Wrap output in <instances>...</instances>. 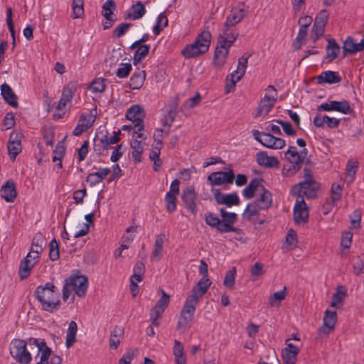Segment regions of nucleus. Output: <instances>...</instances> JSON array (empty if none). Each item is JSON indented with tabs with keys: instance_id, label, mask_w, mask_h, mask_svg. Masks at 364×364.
<instances>
[{
	"instance_id": "obj_6",
	"label": "nucleus",
	"mask_w": 364,
	"mask_h": 364,
	"mask_svg": "<svg viewBox=\"0 0 364 364\" xmlns=\"http://www.w3.org/2000/svg\"><path fill=\"white\" fill-rule=\"evenodd\" d=\"M252 134L256 141L259 142L262 146L269 149H280L286 144L283 139L276 137L269 133L253 129Z\"/></svg>"
},
{
	"instance_id": "obj_24",
	"label": "nucleus",
	"mask_w": 364,
	"mask_h": 364,
	"mask_svg": "<svg viewBox=\"0 0 364 364\" xmlns=\"http://www.w3.org/2000/svg\"><path fill=\"white\" fill-rule=\"evenodd\" d=\"M1 95L5 102L13 107H17L18 104L17 97L11 87L6 83L1 85Z\"/></svg>"
},
{
	"instance_id": "obj_63",
	"label": "nucleus",
	"mask_w": 364,
	"mask_h": 364,
	"mask_svg": "<svg viewBox=\"0 0 364 364\" xmlns=\"http://www.w3.org/2000/svg\"><path fill=\"white\" fill-rule=\"evenodd\" d=\"M325 27L319 25H313L311 29V37L314 43L316 42L318 39L323 35Z\"/></svg>"
},
{
	"instance_id": "obj_54",
	"label": "nucleus",
	"mask_w": 364,
	"mask_h": 364,
	"mask_svg": "<svg viewBox=\"0 0 364 364\" xmlns=\"http://www.w3.org/2000/svg\"><path fill=\"white\" fill-rule=\"evenodd\" d=\"M93 122L94 119H92V121L90 119H88L87 122L86 123L77 124L73 132V134L74 136L81 135L83 132H86L88 129H90L92 127Z\"/></svg>"
},
{
	"instance_id": "obj_40",
	"label": "nucleus",
	"mask_w": 364,
	"mask_h": 364,
	"mask_svg": "<svg viewBox=\"0 0 364 364\" xmlns=\"http://www.w3.org/2000/svg\"><path fill=\"white\" fill-rule=\"evenodd\" d=\"M149 45L139 46L134 54V64L136 65V63H140L149 54Z\"/></svg>"
},
{
	"instance_id": "obj_34",
	"label": "nucleus",
	"mask_w": 364,
	"mask_h": 364,
	"mask_svg": "<svg viewBox=\"0 0 364 364\" xmlns=\"http://www.w3.org/2000/svg\"><path fill=\"white\" fill-rule=\"evenodd\" d=\"M262 210L260 208V205L258 204V202H252L247 204L243 214V218L250 221L252 220V217L257 216L259 215V210Z\"/></svg>"
},
{
	"instance_id": "obj_50",
	"label": "nucleus",
	"mask_w": 364,
	"mask_h": 364,
	"mask_svg": "<svg viewBox=\"0 0 364 364\" xmlns=\"http://www.w3.org/2000/svg\"><path fill=\"white\" fill-rule=\"evenodd\" d=\"M49 258L52 261H55L59 258V245L57 240L53 238L49 244Z\"/></svg>"
},
{
	"instance_id": "obj_28",
	"label": "nucleus",
	"mask_w": 364,
	"mask_h": 364,
	"mask_svg": "<svg viewBox=\"0 0 364 364\" xmlns=\"http://www.w3.org/2000/svg\"><path fill=\"white\" fill-rule=\"evenodd\" d=\"M262 179L253 178L250 181L247 186L242 191V195L246 199H251L255 196L256 191H259L262 185H260Z\"/></svg>"
},
{
	"instance_id": "obj_61",
	"label": "nucleus",
	"mask_w": 364,
	"mask_h": 364,
	"mask_svg": "<svg viewBox=\"0 0 364 364\" xmlns=\"http://www.w3.org/2000/svg\"><path fill=\"white\" fill-rule=\"evenodd\" d=\"M65 147L60 143H58L53 151V161L55 162L56 161H61L65 155Z\"/></svg>"
},
{
	"instance_id": "obj_39",
	"label": "nucleus",
	"mask_w": 364,
	"mask_h": 364,
	"mask_svg": "<svg viewBox=\"0 0 364 364\" xmlns=\"http://www.w3.org/2000/svg\"><path fill=\"white\" fill-rule=\"evenodd\" d=\"M145 117L144 110L142 107L139 105H134L131 106L126 112V118L131 121L133 118H136L139 116Z\"/></svg>"
},
{
	"instance_id": "obj_44",
	"label": "nucleus",
	"mask_w": 364,
	"mask_h": 364,
	"mask_svg": "<svg viewBox=\"0 0 364 364\" xmlns=\"http://www.w3.org/2000/svg\"><path fill=\"white\" fill-rule=\"evenodd\" d=\"M7 148L10 159L12 161H14L16 159V157L21 153L22 150L21 143L19 142L16 143L14 141H9Z\"/></svg>"
},
{
	"instance_id": "obj_57",
	"label": "nucleus",
	"mask_w": 364,
	"mask_h": 364,
	"mask_svg": "<svg viewBox=\"0 0 364 364\" xmlns=\"http://www.w3.org/2000/svg\"><path fill=\"white\" fill-rule=\"evenodd\" d=\"M350 228L353 229L359 228L360 226L361 212L360 210H355L352 214L350 215Z\"/></svg>"
},
{
	"instance_id": "obj_17",
	"label": "nucleus",
	"mask_w": 364,
	"mask_h": 364,
	"mask_svg": "<svg viewBox=\"0 0 364 364\" xmlns=\"http://www.w3.org/2000/svg\"><path fill=\"white\" fill-rule=\"evenodd\" d=\"M1 196L8 203H13L17 197V191L14 182L9 179L1 188Z\"/></svg>"
},
{
	"instance_id": "obj_55",
	"label": "nucleus",
	"mask_w": 364,
	"mask_h": 364,
	"mask_svg": "<svg viewBox=\"0 0 364 364\" xmlns=\"http://www.w3.org/2000/svg\"><path fill=\"white\" fill-rule=\"evenodd\" d=\"M132 26V23H120L113 30V36L116 37L117 38L122 37L123 35H124L127 32L128 29Z\"/></svg>"
},
{
	"instance_id": "obj_13",
	"label": "nucleus",
	"mask_w": 364,
	"mask_h": 364,
	"mask_svg": "<svg viewBox=\"0 0 364 364\" xmlns=\"http://www.w3.org/2000/svg\"><path fill=\"white\" fill-rule=\"evenodd\" d=\"M249 11L250 7L248 6H246L244 3H240L238 6L230 10L225 21L236 26L248 14Z\"/></svg>"
},
{
	"instance_id": "obj_53",
	"label": "nucleus",
	"mask_w": 364,
	"mask_h": 364,
	"mask_svg": "<svg viewBox=\"0 0 364 364\" xmlns=\"http://www.w3.org/2000/svg\"><path fill=\"white\" fill-rule=\"evenodd\" d=\"M357 168V162H348L346 171V178L348 180V182H352L354 180Z\"/></svg>"
},
{
	"instance_id": "obj_27",
	"label": "nucleus",
	"mask_w": 364,
	"mask_h": 364,
	"mask_svg": "<svg viewBox=\"0 0 364 364\" xmlns=\"http://www.w3.org/2000/svg\"><path fill=\"white\" fill-rule=\"evenodd\" d=\"M210 41V32L209 31L204 30L196 36L194 42L200 49H202L205 53H206L209 49Z\"/></svg>"
},
{
	"instance_id": "obj_33",
	"label": "nucleus",
	"mask_w": 364,
	"mask_h": 364,
	"mask_svg": "<svg viewBox=\"0 0 364 364\" xmlns=\"http://www.w3.org/2000/svg\"><path fill=\"white\" fill-rule=\"evenodd\" d=\"M145 71L134 73L129 80V87L132 90H139L144 85L145 80Z\"/></svg>"
},
{
	"instance_id": "obj_22",
	"label": "nucleus",
	"mask_w": 364,
	"mask_h": 364,
	"mask_svg": "<svg viewBox=\"0 0 364 364\" xmlns=\"http://www.w3.org/2000/svg\"><path fill=\"white\" fill-rule=\"evenodd\" d=\"M146 13V9L141 1H137L131 7V11L124 14V19L138 20L143 17Z\"/></svg>"
},
{
	"instance_id": "obj_30",
	"label": "nucleus",
	"mask_w": 364,
	"mask_h": 364,
	"mask_svg": "<svg viewBox=\"0 0 364 364\" xmlns=\"http://www.w3.org/2000/svg\"><path fill=\"white\" fill-rule=\"evenodd\" d=\"M251 56V54L244 53L239 59H238V65L236 70L231 73V76L235 77L237 75V80H240L241 78L244 76L246 68L247 67V61L248 58Z\"/></svg>"
},
{
	"instance_id": "obj_15",
	"label": "nucleus",
	"mask_w": 364,
	"mask_h": 364,
	"mask_svg": "<svg viewBox=\"0 0 364 364\" xmlns=\"http://www.w3.org/2000/svg\"><path fill=\"white\" fill-rule=\"evenodd\" d=\"M228 44L225 43H218L215 48L213 55V64L217 67L223 65L225 63L226 58L229 54V49Z\"/></svg>"
},
{
	"instance_id": "obj_2",
	"label": "nucleus",
	"mask_w": 364,
	"mask_h": 364,
	"mask_svg": "<svg viewBox=\"0 0 364 364\" xmlns=\"http://www.w3.org/2000/svg\"><path fill=\"white\" fill-rule=\"evenodd\" d=\"M88 287V279L84 275H71L65 279L62 290L63 301H67L70 294L75 291L79 297H84Z\"/></svg>"
},
{
	"instance_id": "obj_41",
	"label": "nucleus",
	"mask_w": 364,
	"mask_h": 364,
	"mask_svg": "<svg viewBox=\"0 0 364 364\" xmlns=\"http://www.w3.org/2000/svg\"><path fill=\"white\" fill-rule=\"evenodd\" d=\"M115 9V3L114 0H107L102 6V14L106 20H110L109 18L116 17L113 11Z\"/></svg>"
},
{
	"instance_id": "obj_18",
	"label": "nucleus",
	"mask_w": 364,
	"mask_h": 364,
	"mask_svg": "<svg viewBox=\"0 0 364 364\" xmlns=\"http://www.w3.org/2000/svg\"><path fill=\"white\" fill-rule=\"evenodd\" d=\"M30 257H31V254H28L20 262L18 275L21 281L26 279L29 276L32 268L38 261V259H33V262H32Z\"/></svg>"
},
{
	"instance_id": "obj_62",
	"label": "nucleus",
	"mask_w": 364,
	"mask_h": 364,
	"mask_svg": "<svg viewBox=\"0 0 364 364\" xmlns=\"http://www.w3.org/2000/svg\"><path fill=\"white\" fill-rule=\"evenodd\" d=\"M328 19V12L326 9H323L316 16L314 23L325 27L327 23Z\"/></svg>"
},
{
	"instance_id": "obj_58",
	"label": "nucleus",
	"mask_w": 364,
	"mask_h": 364,
	"mask_svg": "<svg viewBox=\"0 0 364 364\" xmlns=\"http://www.w3.org/2000/svg\"><path fill=\"white\" fill-rule=\"evenodd\" d=\"M132 67L130 63H121L120 68L117 70L116 75L119 78H124L129 76Z\"/></svg>"
},
{
	"instance_id": "obj_45",
	"label": "nucleus",
	"mask_w": 364,
	"mask_h": 364,
	"mask_svg": "<svg viewBox=\"0 0 364 364\" xmlns=\"http://www.w3.org/2000/svg\"><path fill=\"white\" fill-rule=\"evenodd\" d=\"M177 195L171 193H166L165 196L166 207L168 212H173L176 209Z\"/></svg>"
},
{
	"instance_id": "obj_29",
	"label": "nucleus",
	"mask_w": 364,
	"mask_h": 364,
	"mask_svg": "<svg viewBox=\"0 0 364 364\" xmlns=\"http://www.w3.org/2000/svg\"><path fill=\"white\" fill-rule=\"evenodd\" d=\"M204 53H205L195 42L186 46L181 50V55L186 59L194 58Z\"/></svg>"
},
{
	"instance_id": "obj_48",
	"label": "nucleus",
	"mask_w": 364,
	"mask_h": 364,
	"mask_svg": "<svg viewBox=\"0 0 364 364\" xmlns=\"http://www.w3.org/2000/svg\"><path fill=\"white\" fill-rule=\"evenodd\" d=\"M13 16V11L11 7L7 8L6 9V23L9 27V30L11 33V36L13 38V48L15 46V31H14V25L12 19Z\"/></svg>"
},
{
	"instance_id": "obj_4",
	"label": "nucleus",
	"mask_w": 364,
	"mask_h": 364,
	"mask_svg": "<svg viewBox=\"0 0 364 364\" xmlns=\"http://www.w3.org/2000/svg\"><path fill=\"white\" fill-rule=\"evenodd\" d=\"M27 343L23 339L14 338L10 343L9 351L12 358L20 364H29L32 356L26 348Z\"/></svg>"
},
{
	"instance_id": "obj_64",
	"label": "nucleus",
	"mask_w": 364,
	"mask_h": 364,
	"mask_svg": "<svg viewBox=\"0 0 364 364\" xmlns=\"http://www.w3.org/2000/svg\"><path fill=\"white\" fill-rule=\"evenodd\" d=\"M137 350H129L119 359V364H131Z\"/></svg>"
},
{
	"instance_id": "obj_7",
	"label": "nucleus",
	"mask_w": 364,
	"mask_h": 364,
	"mask_svg": "<svg viewBox=\"0 0 364 364\" xmlns=\"http://www.w3.org/2000/svg\"><path fill=\"white\" fill-rule=\"evenodd\" d=\"M285 157L291 164L289 168L287 169V176H293L297 173L301 168L304 162V157L299 155L296 147L289 146L288 150L285 152Z\"/></svg>"
},
{
	"instance_id": "obj_11",
	"label": "nucleus",
	"mask_w": 364,
	"mask_h": 364,
	"mask_svg": "<svg viewBox=\"0 0 364 364\" xmlns=\"http://www.w3.org/2000/svg\"><path fill=\"white\" fill-rule=\"evenodd\" d=\"M235 27V26L225 21L223 33L218 36V43H225L228 47H231L239 36Z\"/></svg>"
},
{
	"instance_id": "obj_52",
	"label": "nucleus",
	"mask_w": 364,
	"mask_h": 364,
	"mask_svg": "<svg viewBox=\"0 0 364 364\" xmlns=\"http://www.w3.org/2000/svg\"><path fill=\"white\" fill-rule=\"evenodd\" d=\"M220 213L223 221L231 223L232 225H233L237 219L236 213L227 212L224 208L220 209Z\"/></svg>"
},
{
	"instance_id": "obj_5",
	"label": "nucleus",
	"mask_w": 364,
	"mask_h": 364,
	"mask_svg": "<svg viewBox=\"0 0 364 364\" xmlns=\"http://www.w3.org/2000/svg\"><path fill=\"white\" fill-rule=\"evenodd\" d=\"M320 188L318 182L309 183L308 181H303L292 186L291 194L296 196V198L304 199L305 196L308 199L314 198L317 196Z\"/></svg>"
},
{
	"instance_id": "obj_12",
	"label": "nucleus",
	"mask_w": 364,
	"mask_h": 364,
	"mask_svg": "<svg viewBox=\"0 0 364 364\" xmlns=\"http://www.w3.org/2000/svg\"><path fill=\"white\" fill-rule=\"evenodd\" d=\"M293 214L294 221L296 224H306L308 223L309 213L304 199H296Z\"/></svg>"
},
{
	"instance_id": "obj_59",
	"label": "nucleus",
	"mask_w": 364,
	"mask_h": 364,
	"mask_svg": "<svg viewBox=\"0 0 364 364\" xmlns=\"http://www.w3.org/2000/svg\"><path fill=\"white\" fill-rule=\"evenodd\" d=\"M274 122L282 126L284 133L288 136H294L296 131L294 129L291 124L282 119H275Z\"/></svg>"
},
{
	"instance_id": "obj_51",
	"label": "nucleus",
	"mask_w": 364,
	"mask_h": 364,
	"mask_svg": "<svg viewBox=\"0 0 364 364\" xmlns=\"http://www.w3.org/2000/svg\"><path fill=\"white\" fill-rule=\"evenodd\" d=\"M205 221L208 225L217 229L221 220L217 215L208 212L205 214Z\"/></svg>"
},
{
	"instance_id": "obj_60",
	"label": "nucleus",
	"mask_w": 364,
	"mask_h": 364,
	"mask_svg": "<svg viewBox=\"0 0 364 364\" xmlns=\"http://www.w3.org/2000/svg\"><path fill=\"white\" fill-rule=\"evenodd\" d=\"M65 147L60 143H58L53 151V161L55 162L56 161H61L65 155Z\"/></svg>"
},
{
	"instance_id": "obj_10",
	"label": "nucleus",
	"mask_w": 364,
	"mask_h": 364,
	"mask_svg": "<svg viewBox=\"0 0 364 364\" xmlns=\"http://www.w3.org/2000/svg\"><path fill=\"white\" fill-rule=\"evenodd\" d=\"M213 198L218 205H225L228 207L240 205V200L237 192L225 194L219 189H216L213 193Z\"/></svg>"
},
{
	"instance_id": "obj_1",
	"label": "nucleus",
	"mask_w": 364,
	"mask_h": 364,
	"mask_svg": "<svg viewBox=\"0 0 364 364\" xmlns=\"http://www.w3.org/2000/svg\"><path fill=\"white\" fill-rule=\"evenodd\" d=\"M34 294L43 311L53 313L60 308V293L53 282H46L44 285L38 286Z\"/></svg>"
},
{
	"instance_id": "obj_25",
	"label": "nucleus",
	"mask_w": 364,
	"mask_h": 364,
	"mask_svg": "<svg viewBox=\"0 0 364 364\" xmlns=\"http://www.w3.org/2000/svg\"><path fill=\"white\" fill-rule=\"evenodd\" d=\"M205 280H203V277L198 281L197 284L192 289L191 294L190 295H194L198 301L199 298L202 297L208 290L212 282L208 277H205Z\"/></svg>"
},
{
	"instance_id": "obj_38",
	"label": "nucleus",
	"mask_w": 364,
	"mask_h": 364,
	"mask_svg": "<svg viewBox=\"0 0 364 364\" xmlns=\"http://www.w3.org/2000/svg\"><path fill=\"white\" fill-rule=\"evenodd\" d=\"M121 131L114 132V135L109 137L107 134L104 135L100 140L102 147L108 149L111 144H115L120 140Z\"/></svg>"
},
{
	"instance_id": "obj_37",
	"label": "nucleus",
	"mask_w": 364,
	"mask_h": 364,
	"mask_svg": "<svg viewBox=\"0 0 364 364\" xmlns=\"http://www.w3.org/2000/svg\"><path fill=\"white\" fill-rule=\"evenodd\" d=\"M73 97V92L69 87H65L63 90L61 97L56 106V109L62 110L65 108L67 103L70 102Z\"/></svg>"
},
{
	"instance_id": "obj_35",
	"label": "nucleus",
	"mask_w": 364,
	"mask_h": 364,
	"mask_svg": "<svg viewBox=\"0 0 364 364\" xmlns=\"http://www.w3.org/2000/svg\"><path fill=\"white\" fill-rule=\"evenodd\" d=\"M131 147L132 149V158L136 163L141 161V154L143 153V146L141 145V140L133 139L131 142Z\"/></svg>"
},
{
	"instance_id": "obj_20",
	"label": "nucleus",
	"mask_w": 364,
	"mask_h": 364,
	"mask_svg": "<svg viewBox=\"0 0 364 364\" xmlns=\"http://www.w3.org/2000/svg\"><path fill=\"white\" fill-rule=\"evenodd\" d=\"M364 48V40H362L360 43H355L353 38L348 37L347 39L343 42V55L346 56L347 53L353 55L356 53L361 51Z\"/></svg>"
},
{
	"instance_id": "obj_3",
	"label": "nucleus",
	"mask_w": 364,
	"mask_h": 364,
	"mask_svg": "<svg viewBox=\"0 0 364 364\" xmlns=\"http://www.w3.org/2000/svg\"><path fill=\"white\" fill-rule=\"evenodd\" d=\"M198 303V299L194 295L187 296L177 323L178 329L186 330L191 327Z\"/></svg>"
},
{
	"instance_id": "obj_32",
	"label": "nucleus",
	"mask_w": 364,
	"mask_h": 364,
	"mask_svg": "<svg viewBox=\"0 0 364 364\" xmlns=\"http://www.w3.org/2000/svg\"><path fill=\"white\" fill-rule=\"evenodd\" d=\"M124 334V329L118 326H116L114 329L111 331L109 338V347L111 348L117 349L119 346L121 338Z\"/></svg>"
},
{
	"instance_id": "obj_14",
	"label": "nucleus",
	"mask_w": 364,
	"mask_h": 364,
	"mask_svg": "<svg viewBox=\"0 0 364 364\" xmlns=\"http://www.w3.org/2000/svg\"><path fill=\"white\" fill-rule=\"evenodd\" d=\"M197 193L193 186H188L183 190L181 200L185 204L186 208L193 215H196L198 209L196 203Z\"/></svg>"
},
{
	"instance_id": "obj_43",
	"label": "nucleus",
	"mask_w": 364,
	"mask_h": 364,
	"mask_svg": "<svg viewBox=\"0 0 364 364\" xmlns=\"http://www.w3.org/2000/svg\"><path fill=\"white\" fill-rule=\"evenodd\" d=\"M83 0H73L72 1V10H73V18H81L84 14L83 8Z\"/></svg>"
},
{
	"instance_id": "obj_46",
	"label": "nucleus",
	"mask_w": 364,
	"mask_h": 364,
	"mask_svg": "<svg viewBox=\"0 0 364 364\" xmlns=\"http://www.w3.org/2000/svg\"><path fill=\"white\" fill-rule=\"evenodd\" d=\"M105 81L106 80L102 77L93 80L90 86V90L93 93H101L104 92L105 89Z\"/></svg>"
},
{
	"instance_id": "obj_9",
	"label": "nucleus",
	"mask_w": 364,
	"mask_h": 364,
	"mask_svg": "<svg viewBox=\"0 0 364 364\" xmlns=\"http://www.w3.org/2000/svg\"><path fill=\"white\" fill-rule=\"evenodd\" d=\"M234 173L232 169L228 171H216L211 173L207 178L211 186H221L224 183L232 184L234 181Z\"/></svg>"
},
{
	"instance_id": "obj_21",
	"label": "nucleus",
	"mask_w": 364,
	"mask_h": 364,
	"mask_svg": "<svg viewBox=\"0 0 364 364\" xmlns=\"http://www.w3.org/2000/svg\"><path fill=\"white\" fill-rule=\"evenodd\" d=\"M46 245L45 240L41 233L35 235L31 242V247L28 254H34L33 259H38L39 254L43 250V246Z\"/></svg>"
},
{
	"instance_id": "obj_47",
	"label": "nucleus",
	"mask_w": 364,
	"mask_h": 364,
	"mask_svg": "<svg viewBox=\"0 0 364 364\" xmlns=\"http://www.w3.org/2000/svg\"><path fill=\"white\" fill-rule=\"evenodd\" d=\"M286 287H284L283 289L279 291L274 292L269 299V304L272 306H277L281 301L284 300L286 297Z\"/></svg>"
},
{
	"instance_id": "obj_36",
	"label": "nucleus",
	"mask_w": 364,
	"mask_h": 364,
	"mask_svg": "<svg viewBox=\"0 0 364 364\" xmlns=\"http://www.w3.org/2000/svg\"><path fill=\"white\" fill-rule=\"evenodd\" d=\"M77 331V323L72 321L69 323L67 336H66V347L70 348L72 346L76 341L75 336Z\"/></svg>"
},
{
	"instance_id": "obj_19",
	"label": "nucleus",
	"mask_w": 364,
	"mask_h": 364,
	"mask_svg": "<svg viewBox=\"0 0 364 364\" xmlns=\"http://www.w3.org/2000/svg\"><path fill=\"white\" fill-rule=\"evenodd\" d=\"M276 101V97H273L272 98H271L267 95H265L259 102V104L257 109L255 117L267 115L272 109V107H274V102Z\"/></svg>"
},
{
	"instance_id": "obj_42",
	"label": "nucleus",
	"mask_w": 364,
	"mask_h": 364,
	"mask_svg": "<svg viewBox=\"0 0 364 364\" xmlns=\"http://www.w3.org/2000/svg\"><path fill=\"white\" fill-rule=\"evenodd\" d=\"M346 296V289L344 286H340L337 289V291L332 296V301L331 306L334 307L337 304L341 303Z\"/></svg>"
},
{
	"instance_id": "obj_8",
	"label": "nucleus",
	"mask_w": 364,
	"mask_h": 364,
	"mask_svg": "<svg viewBox=\"0 0 364 364\" xmlns=\"http://www.w3.org/2000/svg\"><path fill=\"white\" fill-rule=\"evenodd\" d=\"M318 112L336 111L344 114H351L353 109L350 107L347 100L343 101H330L329 102L322 103L317 107Z\"/></svg>"
},
{
	"instance_id": "obj_23",
	"label": "nucleus",
	"mask_w": 364,
	"mask_h": 364,
	"mask_svg": "<svg viewBox=\"0 0 364 364\" xmlns=\"http://www.w3.org/2000/svg\"><path fill=\"white\" fill-rule=\"evenodd\" d=\"M259 191V198L255 200V202H258L262 210H267L270 208L272 204V193L264 186H261Z\"/></svg>"
},
{
	"instance_id": "obj_31",
	"label": "nucleus",
	"mask_w": 364,
	"mask_h": 364,
	"mask_svg": "<svg viewBox=\"0 0 364 364\" xmlns=\"http://www.w3.org/2000/svg\"><path fill=\"white\" fill-rule=\"evenodd\" d=\"M340 50L341 48L335 39H328L326 46V58L328 61L331 63L335 60L338 57Z\"/></svg>"
},
{
	"instance_id": "obj_16",
	"label": "nucleus",
	"mask_w": 364,
	"mask_h": 364,
	"mask_svg": "<svg viewBox=\"0 0 364 364\" xmlns=\"http://www.w3.org/2000/svg\"><path fill=\"white\" fill-rule=\"evenodd\" d=\"M337 321V314L336 311L326 310L323 318V326L319 328V332L328 335L335 328Z\"/></svg>"
},
{
	"instance_id": "obj_56",
	"label": "nucleus",
	"mask_w": 364,
	"mask_h": 364,
	"mask_svg": "<svg viewBox=\"0 0 364 364\" xmlns=\"http://www.w3.org/2000/svg\"><path fill=\"white\" fill-rule=\"evenodd\" d=\"M297 355L296 352L284 349L282 353V358L284 364H294Z\"/></svg>"
},
{
	"instance_id": "obj_26",
	"label": "nucleus",
	"mask_w": 364,
	"mask_h": 364,
	"mask_svg": "<svg viewBox=\"0 0 364 364\" xmlns=\"http://www.w3.org/2000/svg\"><path fill=\"white\" fill-rule=\"evenodd\" d=\"M341 81V77L338 73L331 70L324 71L317 77V82L318 84H334L340 82Z\"/></svg>"
},
{
	"instance_id": "obj_49",
	"label": "nucleus",
	"mask_w": 364,
	"mask_h": 364,
	"mask_svg": "<svg viewBox=\"0 0 364 364\" xmlns=\"http://www.w3.org/2000/svg\"><path fill=\"white\" fill-rule=\"evenodd\" d=\"M236 269L233 267L231 270L228 271L224 278L223 284L229 289H232L235 282Z\"/></svg>"
}]
</instances>
